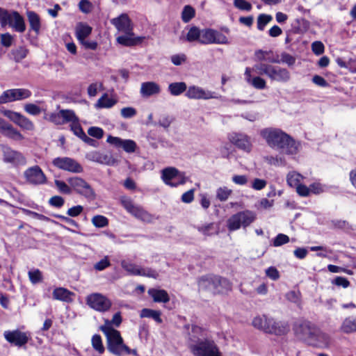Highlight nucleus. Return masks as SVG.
I'll return each instance as SVG.
<instances>
[{
	"label": "nucleus",
	"mask_w": 356,
	"mask_h": 356,
	"mask_svg": "<svg viewBox=\"0 0 356 356\" xmlns=\"http://www.w3.org/2000/svg\"><path fill=\"white\" fill-rule=\"evenodd\" d=\"M267 144L273 149L288 155L296 154L300 143L290 135H264Z\"/></svg>",
	"instance_id": "1"
},
{
	"label": "nucleus",
	"mask_w": 356,
	"mask_h": 356,
	"mask_svg": "<svg viewBox=\"0 0 356 356\" xmlns=\"http://www.w3.org/2000/svg\"><path fill=\"white\" fill-rule=\"evenodd\" d=\"M255 73L259 75H266L271 81L285 83L291 78L290 72L286 68L277 65H273L260 63L254 65Z\"/></svg>",
	"instance_id": "2"
},
{
	"label": "nucleus",
	"mask_w": 356,
	"mask_h": 356,
	"mask_svg": "<svg viewBox=\"0 0 356 356\" xmlns=\"http://www.w3.org/2000/svg\"><path fill=\"white\" fill-rule=\"evenodd\" d=\"M103 333L106 338L107 349L111 353L116 356H122L124 355V350H129L118 330L104 327Z\"/></svg>",
	"instance_id": "3"
},
{
	"label": "nucleus",
	"mask_w": 356,
	"mask_h": 356,
	"mask_svg": "<svg viewBox=\"0 0 356 356\" xmlns=\"http://www.w3.org/2000/svg\"><path fill=\"white\" fill-rule=\"evenodd\" d=\"M256 219V214L251 211L245 210L232 215L227 221V226L230 232L238 230L241 227L249 226Z\"/></svg>",
	"instance_id": "4"
},
{
	"label": "nucleus",
	"mask_w": 356,
	"mask_h": 356,
	"mask_svg": "<svg viewBox=\"0 0 356 356\" xmlns=\"http://www.w3.org/2000/svg\"><path fill=\"white\" fill-rule=\"evenodd\" d=\"M0 23L2 26L8 25L19 33L26 29L24 19L17 11L9 12L0 8Z\"/></svg>",
	"instance_id": "5"
},
{
	"label": "nucleus",
	"mask_w": 356,
	"mask_h": 356,
	"mask_svg": "<svg viewBox=\"0 0 356 356\" xmlns=\"http://www.w3.org/2000/svg\"><path fill=\"white\" fill-rule=\"evenodd\" d=\"M194 356H220L219 350L213 341L204 339L197 343L189 344Z\"/></svg>",
	"instance_id": "6"
},
{
	"label": "nucleus",
	"mask_w": 356,
	"mask_h": 356,
	"mask_svg": "<svg viewBox=\"0 0 356 356\" xmlns=\"http://www.w3.org/2000/svg\"><path fill=\"white\" fill-rule=\"evenodd\" d=\"M120 202L126 211L136 218L147 223L153 221V216L149 213L140 206L136 205L131 198L128 197H122Z\"/></svg>",
	"instance_id": "7"
},
{
	"label": "nucleus",
	"mask_w": 356,
	"mask_h": 356,
	"mask_svg": "<svg viewBox=\"0 0 356 356\" xmlns=\"http://www.w3.org/2000/svg\"><path fill=\"white\" fill-rule=\"evenodd\" d=\"M161 178L165 184L170 187H177L186 182L187 178L185 173L180 172L176 168L168 167L163 168L161 172Z\"/></svg>",
	"instance_id": "8"
},
{
	"label": "nucleus",
	"mask_w": 356,
	"mask_h": 356,
	"mask_svg": "<svg viewBox=\"0 0 356 356\" xmlns=\"http://www.w3.org/2000/svg\"><path fill=\"white\" fill-rule=\"evenodd\" d=\"M86 302L89 307L99 312H107L112 306L111 300L100 293L89 294L86 298Z\"/></svg>",
	"instance_id": "9"
},
{
	"label": "nucleus",
	"mask_w": 356,
	"mask_h": 356,
	"mask_svg": "<svg viewBox=\"0 0 356 356\" xmlns=\"http://www.w3.org/2000/svg\"><path fill=\"white\" fill-rule=\"evenodd\" d=\"M200 43L227 44L229 42L222 33L212 29H204L201 30Z\"/></svg>",
	"instance_id": "10"
},
{
	"label": "nucleus",
	"mask_w": 356,
	"mask_h": 356,
	"mask_svg": "<svg viewBox=\"0 0 356 356\" xmlns=\"http://www.w3.org/2000/svg\"><path fill=\"white\" fill-rule=\"evenodd\" d=\"M32 92L26 88H13L5 90L0 95V104L29 98Z\"/></svg>",
	"instance_id": "11"
},
{
	"label": "nucleus",
	"mask_w": 356,
	"mask_h": 356,
	"mask_svg": "<svg viewBox=\"0 0 356 356\" xmlns=\"http://www.w3.org/2000/svg\"><path fill=\"white\" fill-rule=\"evenodd\" d=\"M61 124L70 123V130L73 134H85L83 130L79 118L72 110L62 109L60 110Z\"/></svg>",
	"instance_id": "12"
},
{
	"label": "nucleus",
	"mask_w": 356,
	"mask_h": 356,
	"mask_svg": "<svg viewBox=\"0 0 356 356\" xmlns=\"http://www.w3.org/2000/svg\"><path fill=\"white\" fill-rule=\"evenodd\" d=\"M122 268L131 275H140L148 277L156 278L158 273L152 268H141L131 262L123 260L121 261Z\"/></svg>",
	"instance_id": "13"
},
{
	"label": "nucleus",
	"mask_w": 356,
	"mask_h": 356,
	"mask_svg": "<svg viewBox=\"0 0 356 356\" xmlns=\"http://www.w3.org/2000/svg\"><path fill=\"white\" fill-rule=\"evenodd\" d=\"M70 186L76 191V193L85 196L87 198L92 199L95 197V193L89 184L83 179L74 177L67 179Z\"/></svg>",
	"instance_id": "14"
},
{
	"label": "nucleus",
	"mask_w": 356,
	"mask_h": 356,
	"mask_svg": "<svg viewBox=\"0 0 356 356\" xmlns=\"http://www.w3.org/2000/svg\"><path fill=\"white\" fill-rule=\"evenodd\" d=\"M53 165L58 169L74 173L83 171L81 165L74 159L70 157H57L52 161Z\"/></svg>",
	"instance_id": "15"
},
{
	"label": "nucleus",
	"mask_w": 356,
	"mask_h": 356,
	"mask_svg": "<svg viewBox=\"0 0 356 356\" xmlns=\"http://www.w3.org/2000/svg\"><path fill=\"white\" fill-rule=\"evenodd\" d=\"M185 96L191 99H218V95L213 91L205 90L200 86H191L188 88Z\"/></svg>",
	"instance_id": "16"
},
{
	"label": "nucleus",
	"mask_w": 356,
	"mask_h": 356,
	"mask_svg": "<svg viewBox=\"0 0 356 356\" xmlns=\"http://www.w3.org/2000/svg\"><path fill=\"white\" fill-rule=\"evenodd\" d=\"M316 328V327L311 322L305 320H300L296 322L293 329L296 334L300 339L308 343Z\"/></svg>",
	"instance_id": "17"
},
{
	"label": "nucleus",
	"mask_w": 356,
	"mask_h": 356,
	"mask_svg": "<svg viewBox=\"0 0 356 356\" xmlns=\"http://www.w3.org/2000/svg\"><path fill=\"white\" fill-rule=\"evenodd\" d=\"M2 154L3 162L14 167L24 165L26 163V158L22 153L10 147H4L2 149Z\"/></svg>",
	"instance_id": "18"
},
{
	"label": "nucleus",
	"mask_w": 356,
	"mask_h": 356,
	"mask_svg": "<svg viewBox=\"0 0 356 356\" xmlns=\"http://www.w3.org/2000/svg\"><path fill=\"white\" fill-rule=\"evenodd\" d=\"M24 176L27 182L33 185L43 184L47 178L42 169L38 165H35L26 169Z\"/></svg>",
	"instance_id": "19"
},
{
	"label": "nucleus",
	"mask_w": 356,
	"mask_h": 356,
	"mask_svg": "<svg viewBox=\"0 0 356 356\" xmlns=\"http://www.w3.org/2000/svg\"><path fill=\"white\" fill-rule=\"evenodd\" d=\"M3 336L7 341L19 347L23 346L27 343L30 338L27 332H23L18 330L5 331Z\"/></svg>",
	"instance_id": "20"
},
{
	"label": "nucleus",
	"mask_w": 356,
	"mask_h": 356,
	"mask_svg": "<svg viewBox=\"0 0 356 356\" xmlns=\"http://www.w3.org/2000/svg\"><path fill=\"white\" fill-rule=\"evenodd\" d=\"M111 24L121 33L129 32L134 30V24L127 13H122L118 17L111 19Z\"/></svg>",
	"instance_id": "21"
},
{
	"label": "nucleus",
	"mask_w": 356,
	"mask_h": 356,
	"mask_svg": "<svg viewBox=\"0 0 356 356\" xmlns=\"http://www.w3.org/2000/svg\"><path fill=\"white\" fill-rule=\"evenodd\" d=\"M106 141L116 148H122L127 153L134 152L136 148V144L134 140H124L111 135H109Z\"/></svg>",
	"instance_id": "22"
},
{
	"label": "nucleus",
	"mask_w": 356,
	"mask_h": 356,
	"mask_svg": "<svg viewBox=\"0 0 356 356\" xmlns=\"http://www.w3.org/2000/svg\"><path fill=\"white\" fill-rule=\"evenodd\" d=\"M308 343L318 348H327L330 343V336L316 328Z\"/></svg>",
	"instance_id": "23"
},
{
	"label": "nucleus",
	"mask_w": 356,
	"mask_h": 356,
	"mask_svg": "<svg viewBox=\"0 0 356 356\" xmlns=\"http://www.w3.org/2000/svg\"><path fill=\"white\" fill-rule=\"evenodd\" d=\"M123 33V35L117 37L116 41L118 43L124 47L136 46L140 44L145 39L144 37L136 36L134 30Z\"/></svg>",
	"instance_id": "24"
},
{
	"label": "nucleus",
	"mask_w": 356,
	"mask_h": 356,
	"mask_svg": "<svg viewBox=\"0 0 356 356\" xmlns=\"http://www.w3.org/2000/svg\"><path fill=\"white\" fill-rule=\"evenodd\" d=\"M252 72L255 73V70H254V66L252 67H247L245 70V79L251 86H252L254 88L258 90L265 89L266 87V81L260 77V76H252Z\"/></svg>",
	"instance_id": "25"
},
{
	"label": "nucleus",
	"mask_w": 356,
	"mask_h": 356,
	"mask_svg": "<svg viewBox=\"0 0 356 356\" xmlns=\"http://www.w3.org/2000/svg\"><path fill=\"white\" fill-rule=\"evenodd\" d=\"M267 333L275 335H283L288 332L289 326L286 322L276 321L273 318H270Z\"/></svg>",
	"instance_id": "26"
},
{
	"label": "nucleus",
	"mask_w": 356,
	"mask_h": 356,
	"mask_svg": "<svg viewBox=\"0 0 356 356\" xmlns=\"http://www.w3.org/2000/svg\"><path fill=\"white\" fill-rule=\"evenodd\" d=\"M87 158L94 162L106 165H115L117 160L111 155L105 154L99 152H92L87 155Z\"/></svg>",
	"instance_id": "27"
},
{
	"label": "nucleus",
	"mask_w": 356,
	"mask_h": 356,
	"mask_svg": "<svg viewBox=\"0 0 356 356\" xmlns=\"http://www.w3.org/2000/svg\"><path fill=\"white\" fill-rule=\"evenodd\" d=\"M140 92L143 97H148L159 94L161 92V87L154 81H147L142 83Z\"/></svg>",
	"instance_id": "28"
},
{
	"label": "nucleus",
	"mask_w": 356,
	"mask_h": 356,
	"mask_svg": "<svg viewBox=\"0 0 356 356\" xmlns=\"http://www.w3.org/2000/svg\"><path fill=\"white\" fill-rule=\"evenodd\" d=\"M230 140L237 147L246 152L250 151L251 142L247 135H232Z\"/></svg>",
	"instance_id": "29"
},
{
	"label": "nucleus",
	"mask_w": 356,
	"mask_h": 356,
	"mask_svg": "<svg viewBox=\"0 0 356 356\" xmlns=\"http://www.w3.org/2000/svg\"><path fill=\"white\" fill-rule=\"evenodd\" d=\"M214 275H208L201 277L198 280V289L200 291L213 293Z\"/></svg>",
	"instance_id": "30"
},
{
	"label": "nucleus",
	"mask_w": 356,
	"mask_h": 356,
	"mask_svg": "<svg viewBox=\"0 0 356 356\" xmlns=\"http://www.w3.org/2000/svg\"><path fill=\"white\" fill-rule=\"evenodd\" d=\"M52 295L55 300L71 302L72 301V296L74 293L65 288L58 287L54 290Z\"/></svg>",
	"instance_id": "31"
},
{
	"label": "nucleus",
	"mask_w": 356,
	"mask_h": 356,
	"mask_svg": "<svg viewBox=\"0 0 356 356\" xmlns=\"http://www.w3.org/2000/svg\"><path fill=\"white\" fill-rule=\"evenodd\" d=\"M148 294L156 302L166 303L170 301V297L166 291L163 289H149Z\"/></svg>",
	"instance_id": "32"
},
{
	"label": "nucleus",
	"mask_w": 356,
	"mask_h": 356,
	"mask_svg": "<svg viewBox=\"0 0 356 356\" xmlns=\"http://www.w3.org/2000/svg\"><path fill=\"white\" fill-rule=\"evenodd\" d=\"M340 331L348 334L356 332V317L348 316L345 318L340 326Z\"/></svg>",
	"instance_id": "33"
},
{
	"label": "nucleus",
	"mask_w": 356,
	"mask_h": 356,
	"mask_svg": "<svg viewBox=\"0 0 356 356\" xmlns=\"http://www.w3.org/2000/svg\"><path fill=\"white\" fill-rule=\"evenodd\" d=\"M91 32L92 28L86 24L81 22L76 26V36L79 42L86 40V38L90 35Z\"/></svg>",
	"instance_id": "34"
},
{
	"label": "nucleus",
	"mask_w": 356,
	"mask_h": 356,
	"mask_svg": "<svg viewBox=\"0 0 356 356\" xmlns=\"http://www.w3.org/2000/svg\"><path fill=\"white\" fill-rule=\"evenodd\" d=\"M270 318L266 315L257 316L253 318L252 325L254 327L267 333Z\"/></svg>",
	"instance_id": "35"
},
{
	"label": "nucleus",
	"mask_w": 356,
	"mask_h": 356,
	"mask_svg": "<svg viewBox=\"0 0 356 356\" xmlns=\"http://www.w3.org/2000/svg\"><path fill=\"white\" fill-rule=\"evenodd\" d=\"M117 99L110 98L108 94L104 93L95 104L97 108H110L117 104Z\"/></svg>",
	"instance_id": "36"
},
{
	"label": "nucleus",
	"mask_w": 356,
	"mask_h": 356,
	"mask_svg": "<svg viewBox=\"0 0 356 356\" xmlns=\"http://www.w3.org/2000/svg\"><path fill=\"white\" fill-rule=\"evenodd\" d=\"M13 122L19 126L24 130L33 131L34 129L33 123L29 118L22 115L19 113H18Z\"/></svg>",
	"instance_id": "37"
},
{
	"label": "nucleus",
	"mask_w": 356,
	"mask_h": 356,
	"mask_svg": "<svg viewBox=\"0 0 356 356\" xmlns=\"http://www.w3.org/2000/svg\"><path fill=\"white\" fill-rule=\"evenodd\" d=\"M187 86L185 82H174L168 85V90L173 96H179L186 92Z\"/></svg>",
	"instance_id": "38"
},
{
	"label": "nucleus",
	"mask_w": 356,
	"mask_h": 356,
	"mask_svg": "<svg viewBox=\"0 0 356 356\" xmlns=\"http://www.w3.org/2000/svg\"><path fill=\"white\" fill-rule=\"evenodd\" d=\"M122 323V317L120 312H117L113 316V318L109 321L108 319L104 320V324L100 326V330L103 332L104 327H108L110 330H115L113 325L119 327Z\"/></svg>",
	"instance_id": "39"
},
{
	"label": "nucleus",
	"mask_w": 356,
	"mask_h": 356,
	"mask_svg": "<svg viewBox=\"0 0 356 356\" xmlns=\"http://www.w3.org/2000/svg\"><path fill=\"white\" fill-rule=\"evenodd\" d=\"M161 312L153 310L151 309H143L140 312V316L141 318H150L154 319L156 323H161L162 319L161 318Z\"/></svg>",
	"instance_id": "40"
},
{
	"label": "nucleus",
	"mask_w": 356,
	"mask_h": 356,
	"mask_svg": "<svg viewBox=\"0 0 356 356\" xmlns=\"http://www.w3.org/2000/svg\"><path fill=\"white\" fill-rule=\"evenodd\" d=\"M203 335V330L202 327L192 325L191 331L188 332V339L191 343H197L200 341L199 337Z\"/></svg>",
	"instance_id": "41"
},
{
	"label": "nucleus",
	"mask_w": 356,
	"mask_h": 356,
	"mask_svg": "<svg viewBox=\"0 0 356 356\" xmlns=\"http://www.w3.org/2000/svg\"><path fill=\"white\" fill-rule=\"evenodd\" d=\"M264 161L267 164L275 167L284 166L286 165L285 159L281 156H264Z\"/></svg>",
	"instance_id": "42"
},
{
	"label": "nucleus",
	"mask_w": 356,
	"mask_h": 356,
	"mask_svg": "<svg viewBox=\"0 0 356 356\" xmlns=\"http://www.w3.org/2000/svg\"><path fill=\"white\" fill-rule=\"evenodd\" d=\"M302 179L303 177L300 174L294 171L289 172L286 176V181L291 187L296 188L301 184Z\"/></svg>",
	"instance_id": "43"
},
{
	"label": "nucleus",
	"mask_w": 356,
	"mask_h": 356,
	"mask_svg": "<svg viewBox=\"0 0 356 356\" xmlns=\"http://www.w3.org/2000/svg\"><path fill=\"white\" fill-rule=\"evenodd\" d=\"M28 19L30 24L31 29L35 33H38L40 29V21L39 16L34 12H29Z\"/></svg>",
	"instance_id": "44"
},
{
	"label": "nucleus",
	"mask_w": 356,
	"mask_h": 356,
	"mask_svg": "<svg viewBox=\"0 0 356 356\" xmlns=\"http://www.w3.org/2000/svg\"><path fill=\"white\" fill-rule=\"evenodd\" d=\"M200 36L201 30L197 26H192L186 34V40L190 42L194 41H198L200 42Z\"/></svg>",
	"instance_id": "45"
},
{
	"label": "nucleus",
	"mask_w": 356,
	"mask_h": 356,
	"mask_svg": "<svg viewBox=\"0 0 356 356\" xmlns=\"http://www.w3.org/2000/svg\"><path fill=\"white\" fill-rule=\"evenodd\" d=\"M197 229L205 236H211L218 232L214 223H208L201 226H197Z\"/></svg>",
	"instance_id": "46"
},
{
	"label": "nucleus",
	"mask_w": 356,
	"mask_h": 356,
	"mask_svg": "<svg viewBox=\"0 0 356 356\" xmlns=\"http://www.w3.org/2000/svg\"><path fill=\"white\" fill-rule=\"evenodd\" d=\"M195 15V9L191 6H185L181 12V19L184 22H190Z\"/></svg>",
	"instance_id": "47"
},
{
	"label": "nucleus",
	"mask_w": 356,
	"mask_h": 356,
	"mask_svg": "<svg viewBox=\"0 0 356 356\" xmlns=\"http://www.w3.org/2000/svg\"><path fill=\"white\" fill-rule=\"evenodd\" d=\"M81 140H83L84 143H87L88 145L92 146V147H98L99 146V142L97 140H99L102 138L104 135H91L92 136L95 137L96 139L92 138L89 137L88 135H76Z\"/></svg>",
	"instance_id": "48"
},
{
	"label": "nucleus",
	"mask_w": 356,
	"mask_h": 356,
	"mask_svg": "<svg viewBox=\"0 0 356 356\" xmlns=\"http://www.w3.org/2000/svg\"><path fill=\"white\" fill-rule=\"evenodd\" d=\"M28 50L22 47H20L16 49H13L11 51L13 58L15 62H20L22 60L25 58L27 56Z\"/></svg>",
	"instance_id": "49"
},
{
	"label": "nucleus",
	"mask_w": 356,
	"mask_h": 356,
	"mask_svg": "<svg viewBox=\"0 0 356 356\" xmlns=\"http://www.w3.org/2000/svg\"><path fill=\"white\" fill-rule=\"evenodd\" d=\"M218 284H219L218 288H216V293H224L232 289V284L226 278L220 277V280L218 281Z\"/></svg>",
	"instance_id": "50"
},
{
	"label": "nucleus",
	"mask_w": 356,
	"mask_h": 356,
	"mask_svg": "<svg viewBox=\"0 0 356 356\" xmlns=\"http://www.w3.org/2000/svg\"><path fill=\"white\" fill-rule=\"evenodd\" d=\"M273 19V17L270 15L260 14L257 17V29L259 31H263L270 22Z\"/></svg>",
	"instance_id": "51"
},
{
	"label": "nucleus",
	"mask_w": 356,
	"mask_h": 356,
	"mask_svg": "<svg viewBox=\"0 0 356 356\" xmlns=\"http://www.w3.org/2000/svg\"><path fill=\"white\" fill-rule=\"evenodd\" d=\"M232 191L227 187H220L216 191V197L221 202L226 201L229 195L232 194Z\"/></svg>",
	"instance_id": "52"
},
{
	"label": "nucleus",
	"mask_w": 356,
	"mask_h": 356,
	"mask_svg": "<svg viewBox=\"0 0 356 356\" xmlns=\"http://www.w3.org/2000/svg\"><path fill=\"white\" fill-rule=\"evenodd\" d=\"M28 276L30 282L33 284H38L42 281V272L39 269H34L28 272Z\"/></svg>",
	"instance_id": "53"
},
{
	"label": "nucleus",
	"mask_w": 356,
	"mask_h": 356,
	"mask_svg": "<svg viewBox=\"0 0 356 356\" xmlns=\"http://www.w3.org/2000/svg\"><path fill=\"white\" fill-rule=\"evenodd\" d=\"M92 223L95 227L102 228L108 225V220L104 216L97 215L92 218Z\"/></svg>",
	"instance_id": "54"
},
{
	"label": "nucleus",
	"mask_w": 356,
	"mask_h": 356,
	"mask_svg": "<svg viewBox=\"0 0 356 356\" xmlns=\"http://www.w3.org/2000/svg\"><path fill=\"white\" fill-rule=\"evenodd\" d=\"M92 345L95 350L102 354L104 352V347L102 344L101 336L95 334L92 338Z\"/></svg>",
	"instance_id": "55"
},
{
	"label": "nucleus",
	"mask_w": 356,
	"mask_h": 356,
	"mask_svg": "<svg viewBox=\"0 0 356 356\" xmlns=\"http://www.w3.org/2000/svg\"><path fill=\"white\" fill-rule=\"evenodd\" d=\"M55 185L60 193L63 194H70L72 192L70 185L68 186L65 181L61 180H55Z\"/></svg>",
	"instance_id": "56"
},
{
	"label": "nucleus",
	"mask_w": 356,
	"mask_h": 356,
	"mask_svg": "<svg viewBox=\"0 0 356 356\" xmlns=\"http://www.w3.org/2000/svg\"><path fill=\"white\" fill-rule=\"evenodd\" d=\"M234 6L238 10L250 11L252 10V4L245 0H234Z\"/></svg>",
	"instance_id": "57"
},
{
	"label": "nucleus",
	"mask_w": 356,
	"mask_h": 356,
	"mask_svg": "<svg viewBox=\"0 0 356 356\" xmlns=\"http://www.w3.org/2000/svg\"><path fill=\"white\" fill-rule=\"evenodd\" d=\"M44 118L55 124L61 125V118L60 111L58 112H53L46 114Z\"/></svg>",
	"instance_id": "58"
},
{
	"label": "nucleus",
	"mask_w": 356,
	"mask_h": 356,
	"mask_svg": "<svg viewBox=\"0 0 356 356\" xmlns=\"http://www.w3.org/2000/svg\"><path fill=\"white\" fill-rule=\"evenodd\" d=\"M285 297L289 302L297 305L300 303V293L299 291H290L286 293Z\"/></svg>",
	"instance_id": "59"
},
{
	"label": "nucleus",
	"mask_w": 356,
	"mask_h": 356,
	"mask_svg": "<svg viewBox=\"0 0 356 356\" xmlns=\"http://www.w3.org/2000/svg\"><path fill=\"white\" fill-rule=\"evenodd\" d=\"M290 241L289 237L284 234H279L273 240V245L275 247H279L284 244H286Z\"/></svg>",
	"instance_id": "60"
},
{
	"label": "nucleus",
	"mask_w": 356,
	"mask_h": 356,
	"mask_svg": "<svg viewBox=\"0 0 356 356\" xmlns=\"http://www.w3.org/2000/svg\"><path fill=\"white\" fill-rule=\"evenodd\" d=\"M24 108L27 113L32 115H38L41 113L40 108L32 103L25 104Z\"/></svg>",
	"instance_id": "61"
},
{
	"label": "nucleus",
	"mask_w": 356,
	"mask_h": 356,
	"mask_svg": "<svg viewBox=\"0 0 356 356\" xmlns=\"http://www.w3.org/2000/svg\"><path fill=\"white\" fill-rule=\"evenodd\" d=\"M111 266V262L108 256H105L102 259L94 265V268L97 271H102Z\"/></svg>",
	"instance_id": "62"
},
{
	"label": "nucleus",
	"mask_w": 356,
	"mask_h": 356,
	"mask_svg": "<svg viewBox=\"0 0 356 356\" xmlns=\"http://www.w3.org/2000/svg\"><path fill=\"white\" fill-rule=\"evenodd\" d=\"M120 114L124 118H131L136 116L137 111L134 107H124L121 109Z\"/></svg>",
	"instance_id": "63"
},
{
	"label": "nucleus",
	"mask_w": 356,
	"mask_h": 356,
	"mask_svg": "<svg viewBox=\"0 0 356 356\" xmlns=\"http://www.w3.org/2000/svg\"><path fill=\"white\" fill-rule=\"evenodd\" d=\"M266 275L272 280H277L280 275L277 269L274 266H270L266 270Z\"/></svg>",
	"instance_id": "64"
}]
</instances>
